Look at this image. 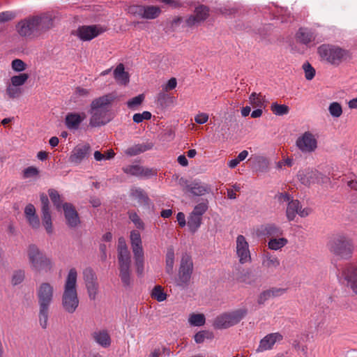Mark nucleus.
Returning a JSON list of instances; mask_svg holds the SVG:
<instances>
[{
    "instance_id": "ddd939ff",
    "label": "nucleus",
    "mask_w": 357,
    "mask_h": 357,
    "mask_svg": "<svg viewBox=\"0 0 357 357\" xmlns=\"http://www.w3.org/2000/svg\"><path fill=\"white\" fill-rule=\"evenodd\" d=\"M236 252L240 264H244L251 261V255L249 244L243 235H238L236 241Z\"/></svg>"
},
{
    "instance_id": "e433bc0d",
    "label": "nucleus",
    "mask_w": 357,
    "mask_h": 357,
    "mask_svg": "<svg viewBox=\"0 0 357 357\" xmlns=\"http://www.w3.org/2000/svg\"><path fill=\"white\" fill-rule=\"evenodd\" d=\"M300 205V202L297 199H291L288 203L286 213L289 220L291 221L295 218L296 215L298 213Z\"/></svg>"
},
{
    "instance_id": "5701e85b",
    "label": "nucleus",
    "mask_w": 357,
    "mask_h": 357,
    "mask_svg": "<svg viewBox=\"0 0 357 357\" xmlns=\"http://www.w3.org/2000/svg\"><path fill=\"white\" fill-rule=\"evenodd\" d=\"M86 118L84 112H69L65 118V125L70 130H78L82 122Z\"/></svg>"
},
{
    "instance_id": "9b49d317",
    "label": "nucleus",
    "mask_w": 357,
    "mask_h": 357,
    "mask_svg": "<svg viewBox=\"0 0 357 357\" xmlns=\"http://www.w3.org/2000/svg\"><path fill=\"white\" fill-rule=\"evenodd\" d=\"M107 31L101 24L83 25L77 29V36L83 41H89Z\"/></svg>"
},
{
    "instance_id": "2f4dec72",
    "label": "nucleus",
    "mask_w": 357,
    "mask_h": 357,
    "mask_svg": "<svg viewBox=\"0 0 357 357\" xmlns=\"http://www.w3.org/2000/svg\"><path fill=\"white\" fill-rule=\"evenodd\" d=\"M225 314L231 326H233L239 323L248 314V310L245 308H241Z\"/></svg>"
},
{
    "instance_id": "f257e3e1",
    "label": "nucleus",
    "mask_w": 357,
    "mask_h": 357,
    "mask_svg": "<svg viewBox=\"0 0 357 357\" xmlns=\"http://www.w3.org/2000/svg\"><path fill=\"white\" fill-rule=\"evenodd\" d=\"M116 99L113 93H107L92 100L89 113L91 115L89 126L97 128L106 125L111 121L109 111Z\"/></svg>"
},
{
    "instance_id": "7ed1b4c3",
    "label": "nucleus",
    "mask_w": 357,
    "mask_h": 357,
    "mask_svg": "<svg viewBox=\"0 0 357 357\" xmlns=\"http://www.w3.org/2000/svg\"><path fill=\"white\" fill-rule=\"evenodd\" d=\"M77 272L75 268L68 271L62 296V306L68 313L75 312L79 305V298L77 291Z\"/></svg>"
},
{
    "instance_id": "a878e982",
    "label": "nucleus",
    "mask_w": 357,
    "mask_h": 357,
    "mask_svg": "<svg viewBox=\"0 0 357 357\" xmlns=\"http://www.w3.org/2000/svg\"><path fill=\"white\" fill-rule=\"evenodd\" d=\"M259 231L261 235L273 238L283 234L282 229L274 223H268L261 226Z\"/></svg>"
},
{
    "instance_id": "052dcab7",
    "label": "nucleus",
    "mask_w": 357,
    "mask_h": 357,
    "mask_svg": "<svg viewBox=\"0 0 357 357\" xmlns=\"http://www.w3.org/2000/svg\"><path fill=\"white\" fill-rule=\"evenodd\" d=\"M257 162L259 167L258 169L260 172H264L268 171L269 162L266 158L260 157L257 159Z\"/></svg>"
},
{
    "instance_id": "6ab92c4d",
    "label": "nucleus",
    "mask_w": 357,
    "mask_h": 357,
    "mask_svg": "<svg viewBox=\"0 0 357 357\" xmlns=\"http://www.w3.org/2000/svg\"><path fill=\"white\" fill-rule=\"evenodd\" d=\"M91 146L89 144H79L74 148L70 157L69 162L74 165L80 164L90 154Z\"/></svg>"
},
{
    "instance_id": "5fc2aeb1",
    "label": "nucleus",
    "mask_w": 357,
    "mask_h": 357,
    "mask_svg": "<svg viewBox=\"0 0 357 357\" xmlns=\"http://www.w3.org/2000/svg\"><path fill=\"white\" fill-rule=\"evenodd\" d=\"M211 337L212 333L208 331H201L195 335L194 340L197 344H201L204 342L206 338H211Z\"/></svg>"
},
{
    "instance_id": "423d86ee",
    "label": "nucleus",
    "mask_w": 357,
    "mask_h": 357,
    "mask_svg": "<svg viewBox=\"0 0 357 357\" xmlns=\"http://www.w3.org/2000/svg\"><path fill=\"white\" fill-rule=\"evenodd\" d=\"M28 257L31 268L38 273L49 272L52 268L51 259L46 257L38 248L33 244L29 246Z\"/></svg>"
},
{
    "instance_id": "338daca9",
    "label": "nucleus",
    "mask_w": 357,
    "mask_h": 357,
    "mask_svg": "<svg viewBox=\"0 0 357 357\" xmlns=\"http://www.w3.org/2000/svg\"><path fill=\"white\" fill-rule=\"evenodd\" d=\"M14 17V15L9 11L0 13V22H5L11 20Z\"/></svg>"
},
{
    "instance_id": "bb28decb",
    "label": "nucleus",
    "mask_w": 357,
    "mask_h": 357,
    "mask_svg": "<svg viewBox=\"0 0 357 357\" xmlns=\"http://www.w3.org/2000/svg\"><path fill=\"white\" fill-rule=\"evenodd\" d=\"M261 264L268 272H273L280 266V260L270 252H265L262 257Z\"/></svg>"
},
{
    "instance_id": "393cba45",
    "label": "nucleus",
    "mask_w": 357,
    "mask_h": 357,
    "mask_svg": "<svg viewBox=\"0 0 357 357\" xmlns=\"http://www.w3.org/2000/svg\"><path fill=\"white\" fill-rule=\"evenodd\" d=\"M93 340L102 348H108L112 344L111 336L106 329L98 330L91 334Z\"/></svg>"
},
{
    "instance_id": "cd10ccee",
    "label": "nucleus",
    "mask_w": 357,
    "mask_h": 357,
    "mask_svg": "<svg viewBox=\"0 0 357 357\" xmlns=\"http://www.w3.org/2000/svg\"><path fill=\"white\" fill-rule=\"evenodd\" d=\"M296 37L298 41L304 45H308L315 40L314 33L307 28H300Z\"/></svg>"
},
{
    "instance_id": "3c124183",
    "label": "nucleus",
    "mask_w": 357,
    "mask_h": 357,
    "mask_svg": "<svg viewBox=\"0 0 357 357\" xmlns=\"http://www.w3.org/2000/svg\"><path fill=\"white\" fill-rule=\"evenodd\" d=\"M129 219L133 222L135 226L139 229H144V223L141 220L139 216L136 212L130 211L128 212Z\"/></svg>"
},
{
    "instance_id": "58836bf2",
    "label": "nucleus",
    "mask_w": 357,
    "mask_h": 357,
    "mask_svg": "<svg viewBox=\"0 0 357 357\" xmlns=\"http://www.w3.org/2000/svg\"><path fill=\"white\" fill-rule=\"evenodd\" d=\"M288 243V240L286 238L275 237L271 238L268 243V248L273 250H278L285 246Z\"/></svg>"
},
{
    "instance_id": "69168bd1",
    "label": "nucleus",
    "mask_w": 357,
    "mask_h": 357,
    "mask_svg": "<svg viewBox=\"0 0 357 357\" xmlns=\"http://www.w3.org/2000/svg\"><path fill=\"white\" fill-rule=\"evenodd\" d=\"M36 208L35 206L32 204H29L26 206L24 208V215L26 218L36 215Z\"/></svg>"
},
{
    "instance_id": "680f3d73",
    "label": "nucleus",
    "mask_w": 357,
    "mask_h": 357,
    "mask_svg": "<svg viewBox=\"0 0 357 357\" xmlns=\"http://www.w3.org/2000/svg\"><path fill=\"white\" fill-rule=\"evenodd\" d=\"M199 21L195 16V15H191L184 20V24L188 27H192L197 26L199 24Z\"/></svg>"
},
{
    "instance_id": "dca6fc26",
    "label": "nucleus",
    "mask_w": 357,
    "mask_h": 357,
    "mask_svg": "<svg viewBox=\"0 0 357 357\" xmlns=\"http://www.w3.org/2000/svg\"><path fill=\"white\" fill-rule=\"evenodd\" d=\"M321 176L322 174L319 171L310 167L301 169L297 173L298 180L305 186L319 183Z\"/></svg>"
},
{
    "instance_id": "473e14b6",
    "label": "nucleus",
    "mask_w": 357,
    "mask_h": 357,
    "mask_svg": "<svg viewBox=\"0 0 357 357\" xmlns=\"http://www.w3.org/2000/svg\"><path fill=\"white\" fill-rule=\"evenodd\" d=\"M130 197L137 200L140 204H148L149 198L144 190L141 188L132 187L130 189Z\"/></svg>"
},
{
    "instance_id": "a19ab883",
    "label": "nucleus",
    "mask_w": 357,
    "mask_h": 357,
    "mask_svg": "<svg viewBox=\"0 0 357 357\" xmlns=\"http://www.w3.org/2000/svg\"><path fill=\"white\" fill-rule=\"evenodd\" d=\"M249 100L253 107L260 108L265 107V97L261 93H252L249 97Z\"/></svg>"
},
{
    "instance_id": "c9c22d12",
    "label": "nucleus",
    "mask_w": 357,
    "mask_h": 357,
    "mask_svg": "<svg viewBox=\"0 0 357 357\" xmlns=\"http://www.w3.org/2000/svg\"><path fill=\"white\" fill-rule=\"evenodd\" d=\"M174 250L172 247L168 248L165 256V271L167 273L172 275L174 271Z\"/></svg>"
},
{
    "instance_id": "6e6552de",
    "label": "nucleus",
    "mask_w": 357,
    "mask_h": 357,
    "mask_svg": "<svg viewBox=\"0 0 357 357\" xmlns=\"http://www.w3.org/2000/svg\"><path fill=\"white\" fill-rule=\"evenodd\" d=\"M117 259L119 269V278L125 287L131 284L130 276V253L128 249L117 251Z\"/></svg>"
},
{
    "instance_id": "4468645a",
    "label": "nucleus",
    "mask_w": 357,
    "mask_h": 357,
    "mask_svg": "<svg viewBox=\"0 0 357 357\" xmlns=\"http://www.w3.org/2000/svg\"><path fill=\"white\" fill-rule=\"evenodd\" d=\"M38 305L50 306L53 301L54 288L48 282H43L36 291Z\"/></svg>"
},
{
    "instance_id": "49530a36",
    "label": "nucleus",
    "mask_w": 357,
    "mask_h": 357,
    "mask_svg": "<svg viewBox=\"0 0 357 357\" xmlns=\"http://www.w3.org/2000/svg\"><path fill=\"white\" fill-rule=\"evenodd\" d=\"M151 296L158 302L164 301L167 298V294L164 292L162 287L160 285H157L153 289Z\"/></svg>"
},
{
    "instance_id": "6e6d98bb",
    "label": "nucleus",
    "mask_w": 357,
    "mask_h": 357,
    "mask_svg": "<svg viewBox=\"0 0 357 357\" xmlns=\"http://www.w3.org/2000/svg\"><path fill=\"white\" fill-rule=\"evenodd\" d=\"M208 209V203L202 202L198 204L194 207L193 211L191 212L192 213H195L196 215L202 218V215L206 213Z\"/></svg>"
},
{
    "instance_id": "a211bd4d",
    "label": "nucleus",
    "mask_w": 357,
    "mask_h": 357,
    "mask_svg": "<svg viewBox=\"0 0 357 357\" xmlns=\"http://www.w3.org/2000/svg\"><path fill=\"white\" fill-rule=\"evenodd\" d=\"M40 199L41 202L43 224L46 229V231L50 234L52 233L53 229L49 199L45 193L40 194Z\"/></svg>"
},
{
    "instance_id": "de8ad7c7",
    "label": "nucleus",
    "mask_w": 357,
    "mask_h": 357,
    "mask_svg": "<svg viewBox=\"0 0 357 357\" xmlns=\"http://www.w3.org/2000/svg\"><path fill=\"white\" fill-rule=\"evenodd\" d=\"M25 278V272L22 269L16 270L13 272L11 279L13 285L16 286L21 284Z\"/></svg>"
},
{
    "instance_id": "aec40b11",
    "label": "nucleus",
    "mask_w": 357,
    "mask_h": 357,
    "mask_svg": "<svg viewBox=\"0 0 357 357\" xmlns=\"http://www.w3.org/2000/svg\"><path fill=\"white\" fill-rule=\"evenodd\" d=\"M63 210L67 225L71 228L77 227L80 223V220L74 206L70 203H63Z\"/></svg>"
},
{
    "instance_id": "8fccbe9b",
    "label": "nucleus",
    "mask_w": 357,
    "mask_h": 357,
    "mask_svg": "<svg viewBox=\"0 0 357 357\" xmlns=\"http://www.w3.org/2000/svg\"><path fill=\"white\" fill-rule=\"evenodd\" d=\"M328 111L331 115L333 117H340L342 114V108L340 103L333 102L330 104Z\"/></svg>"
},
{
    "instance_id": "412c9836",
    "label": "nucleus",
    "mask_w": 357,
    "mask_h": 357,
    "mask_svg": "<svg viewBox=\"0 0 357 357\" xmlns=\"http://www.w3.org/2000/svg\"><path fill=\"white\" fill-rule=\"evenodd\" d=\"M342 273L347 281V286L357 295V268L348 265L344 268Z\"/></svg>"
},
{
    "instance_id": "0eeeda50",
    "label": "nucleus",
    "mask_w": 357,
    "mask_h": 357,
    "mask_svg": "<svg viewBox=\"0 0 357 357\" xmlns=\"http://www.w3.org/2000/svg\"><path fill=\"white\" fill-rule=\"evenodd\" d=\"M130 239L136 272L139 276H141L143 275L144 268V252L140 233L137 230L131 231Z\"/></svg>"
},
{
    "instance_id": "79ce46f5",
    "label": "nucleus",
    "mask_w": 357,
    "mask_h": 357,
    "mask_svg": "<svg viewBox=\"0 0 357 357\" xmlns=\"http://www.w3.org/2000/svg\"><path fill=\"white\" fill-rule=\"evenodd\" d=\"M188 322L193 326H202L205 324L206 318L203 314L192 313L189 316Z\"/></svg>"
},
{
    "instance_id": "c03bdc74",
    "label": "nucleus",
    "mask_w": 357,
    "mask_h": 357,
    "mask_svg": "<svg viewBox=\"0 0 357 357\" xmlns=\"http://www.w3.org/2000/svg\"><path fill=\"white\" fill-rule=\"evenodd\" d=\"M273 113L277 116L287 114L289 112V107L286 105H279L277 102H273L271 106Z\"/></svg>"
},
{
    "instance_id": "7c9ffc66",
    "label": "nucleus",
    "mask_w": 357,
    "mask_h": 357,
    "mask_svg": "<svg viewBox=\"0 0 357 357\" xmlns=\"http://www.w3.org/2000/svg\"><path fill=\"white\" fill-rule=\"evenodd\" d=\"M188 190L195 196H202L208 193L209 188L207 185L202 184L201 182L195 181L186 186Z\"/></svg>"
},
{
    "instance_id": "e2e57ef3",
    "label": "nucleus",
    "mask_w": 357,
    "mask_h": 357,
    "mask_svg": "<svg viewBox=\"0 0 357 357\" xmlns=\"http://www.w3.org/2000/svg\"><path fill=\"white\" fill-rule=\"evenodd\" d=\"M29 225L33 229H38L40 227V220L38 216L36 214L26 218Z\"/></svg>"
},
{
    "instance_id": "f3484780",
    "label": "nucleus",
    "mask_w": 357,
    "mask_h": 357,
    "mask_svg": "<svg viewBox=\"0 0 357 357\" xmlns=\"http://www.w3.org/2000/svg\"><path fill=\"white\" fill-rule=\"evenodd\" d=\"M130 11L142 18L148 20L157 18L161 13L160 8L155 6H134L130 8Z\"/></svg>"
},
{
    "instance_id": "72a5a7b5",
    "label": "nucleus",
    "mask_w": 357,
    "mask_h": 357,
    "mask_svg": "<svg viewBox=\"0 0 357 357\" xmlns=\"http://www.w3.org/2000/svg\"><path fill=\"white\" fill-rule=\"evenodd\" d=\"M50 307V306L39 305L38 321L40 326L43 329H46L48 325Z\"/></svg>"
},
{
    "instance_id": "4be33fe9",
    "label": "nucleus",
    "mask_w": 357,
    "mask_h": 357,
    "mask_svg": "<svg viewBox=\"0 0 357 357\" xmlns=\"http://www.w3.org/2000/svg\"><path fill=\"white\" fill-rule=\"evenodd\" d=\"M282 340V335L279 333H270L261 340L257 352H262L273 348L276 342Z\"/></svg>"
},
{
    "instance_id": "bf43d9fd",
    "label": "nucleus",
    "mask_w": 357,
    "mask_h": 357,
    "mask_svg": "<svg viewBox=\"0 0 357 357\" xmlns=\"http://www.w3.org/2000/svg\"><path fill=\"white\" fill-rule=\"evenodd\" d=\"M12 69L15 72H22L26 69V63L21 59H15L11 63Z\"/></svg>"
},
{
    "instance_id": "864d4df0",
    "label": "nucleus",
    "mask_w": 357,
    "mask_h": 357,
    "mask_svg": "<svg viewBox=\"0 0 357 357\" xmlns=\"http://www.w3.org/2000/svg\"><path fill=\"white\" fill-rule=\"evenodd\" d=\"M303 69L305 72V77L307 80H311L315 76V70L309 62L303 64Z\"/></svg>"
},
{
    "instance_id": "603ef678",
    "label": "nucleus",
    "mask_w": 357,
    "mask_h": 357,
    "mask_svg": "<svg viewBox=\"0 0 357 357\" xmlns=\"http://www.w3.org/2000/svg\"><path fill=\"white\" fill-rule=\"evenodd\" d=\"M144 100V94H139L131 99H130L127 102V106L128 108L131 109H134L138 106H139L142 102Z\"/></svg>"
},
{
    "instance_id": "2eb2a0df",
    "label": "nucleus",
    "mask_w": 357,
    "mask_h": 357,
    "mask_svg": "<svg viewBox=\"0 0 357 357\" xmlns=\"http://www.w3.org/2000/svg\"><path fill=\"white\" fill-rule=\"evenodd\" d=\"M297 147L303 153H311L317 147V141L313 134L304 132L296 142Z\"/></svg>"
},
{
    "instance_id": "37998d69",
    "label": "nucleus",
    "mask_w": 357,
    "mask_h": 357,
    "mask_svg": "<svg viewBox=\"0 0 357 357\" xmlns=\"http://www.w3.org/2000/svg\"><path fill=\"white\" fill-rule=\"evenodd\" d=\"M195 15L201 23L207 19L209 15V8L204 6L200 5L195 8Z\"/></svg>"
},
{
    "instance_id": "9d476101",
    "label": "nucleus",
    "mask_w": 357,
    "mask_h": 357,
    "mask_svg": "<svg viewBox=\"0 0 357 357\" xmlns=\"http://www.w3.org/2000/svg\"><path fill=\"white\" fill-rule=\"evenodd\" d=\"M83 279L90 300H96L99 290V284L96 273L91 268H86L83 271Z\"/></svg>"
},
{
    "instance_id": "f704fd0d",
    "label": "nucleus",
    "mask_w": 357,
    "mask_h": 357,
    "mask_svg": "<svg viewBox=\"0 0 357 357\" xmlns=\"http://www.w3.org/2000/svg\"><path fill=\"white\" fill-rule=\"evenodd\" d=\"M48 195L55 208L58 211H61V208H63V204L61 195L54 188H50L48 190Z\"/></svg>"
},
{
    "instance_id": "1a4fd4ad",
    "label": "nucleus",
    "mask_w": 357,
    "mask_h": 357,
    "mask_svg": "<svg viewBox=\"0 0 357 357\" xmlns=\"http://www.w3.org/2000/svg\"><path fill=\"white\" fill-rule=\"evenodd\" d=\"M318 53L321 58L333 65H338L346 52L338 47L322 45L318 48Z\"/></svg>"
},
{
    "instance_id": "09e8293b",
    "label": "nucleus",
    "mask_w": 357,
    "mask_h": 357,
    "mask_svg": "<svg viewBox=\"0 0 357 357\" xmlns=\"http://www.w3.org/2000/svg\"><path fill=\"white\" fill-rule=\"evenodd\" d=\"M22 93V90L17 86H14L10 83L6 88V93L10 98H18Z\"/></svg>"
},
{
    "instance_id": "0e129e2a",
    "label": "nucleus",
    "mask_w": 357,
    "mask_h": 357,
    "mask_svg": "<svg viewBox=\"0 0 357 357\" xmlns=\"http://www.w3.org/2000/svg\"><path fill=\"white\" fill-rule=\"evenodd\" d=\"M208 115L206 113H199L195 117V121L198 124H204L207 122Z\"/></svg>"
},
{
    "instance_id": "c756f323",
    "label": "nucleus",
    "mask_w": 357,
    "mask_h": 357,
    "mask_svg": "<svg viewBox=\"0 0 357 357\" xmlns=\"http://www.w3.org/2000/svg\"><path fill=\"white\" fill-rule=\"evenodd\" d=\"M114 77L116 82L121 85H126L128 84L129 75L128 73L125 71L123 64H119L114 70Z\"/></svg>"
},
{
    "instance_id": "774afa93",
    "label": "nucleus",
    "mask_w": 357,
    "mask_h": 357,
    "mask_svg": "<svg viewBox=\"0 0 357 357\" xmlns=\"http://www.w3.org/2000/svg\"><path fill=\"white\" fill-rule=\"evenodd\" d=\"M220 11L223 15H232L237 12V10L234 7L225 6L224 7L220 8Z\"/></svg>"
},
{
    "instance_id": "c85d7f7f",
    "label": "nucleus",
    "mask_w": 357,
    "mask_h": 357,
    "mask_svg": "<svg viewBox=\"0 0 357 357\" xmlns=\"http://www.w3.org/2000/svg\"><path fill=\"white\" fill-rule=\"evenodd\" d=\"M153 144L152 142H146L145 144H135L132 146L128 148L125 153L129 156H135L144 153L146 151L152 149Z\"/></svg>"
},
{
    "instance_id": "20e7f679",
    "label": "nucleus",
    "mask_w": 357,
    "mask_h": 357,
    "mask_svg": "<svg viewBox=\"0 0 357 357\" xmlns=\"http://www.w3.org/2000/svg\"><path fill=\"white\" fill-rule=\"evenodd\" d=\"M194 265L190 255L183 253L179 264L178 274L175 278L176 286L181 289H187L191 282Z\"/></svg>"
},
{
    "instance_id": "13d9d810",
    "label": "nucleus",
    "mask_w": 357,
    "mask_h": 357,
    "mask_svg": "<svg viewBox=\"0 0 357 357\" xmlns=\"http://www.w3.org/2000/svg\"><path fill=\"white\" fill-rule=\"evenodd\" d=\"M39 174V170L38 168L31 166L27 168H25L22 172V176L24 178H29L31 177L37 176Z\"/></svg>"
},
{
    "instance_id": "4d7b16f0",
    "label": "nucleus",
    "mask_w": 357,
    "mask_h": 357,
    "mask_svg": "<svg viewBox=\"0 0 357 357\" xmlns=\"http://www.w3.org/2000/svg\"><path fill=\"white\" fill-rule=\"evenodd\" d=\"M151 118V112L144 111L142 113H136L132 116V120L136 123H142L144 120H149Z\"/></svg>"
},
{
    "instance_id": "f8f14e48",
    "label": "nucleus",
    "mask_w": 357,
    "mask_h": 357,
    "mask_svg": "<svg viewBox=\"0 0 357 357\" xmlns=\"http://www.w3.org/2000/svg\"><path fill=\"white\" fill-rule=\"evenodd\" d=\"M125 174L139 177L142 178H150L157 176V169L143 167L139 165H131L123 167Z\"/></svg>"
},
{
    "instance_id": "4c0bfd02",
    "label": "nucleus",
    "mask_w": 357,
    "mask_h": 357,
    "mask_svg": "<svg viewBox=\"0 0 357 357\" xmlns=\"http://www.w3.org/2000/svg\"><path fill=\"white\" fill-rule=\"evenodd\" d=\"M202 222V218L196 215L195 213H190L188 218V226L192 233L197 231Z\"/></svg>"
},
{
    "instance_id": "a18cd8bd",
    "label": "nucleus",
    "mask_w": 357,
    "mask_h": 357,
    "mask_svg": "<svg viewBox=\"0 0 357 357\" xmlns=\"http://www.w3.org/2000/svg\"><path fill=\"white\" fill-rule=\"evenodd\" d=\"M29 75L27 73H20L18 75H14L10 78V83L14 86H21L29 79Z\"/></svg>"
},
{
    "instance_id": "ea45409f",
    "label": "nucleus",
    "mask_w": 357,
    "mask_h": 357,
    "mask_svg": "<svg viewBox=\"0 0 357 357\" xmlns=\"http://www.w3.org/2000/svg\"><path fill=\"white\" fill-rule=\"evenodd\" d=\"M225 313L218 316L213 322V327L215 329H225L231 327Z\"/></svg>"
},
{
    "instance_id": "f03ea898",
    "label": "nucleus",
    "mask_w": 357,
    "mask_h": 357,
    "mask_svg": "<svg viewBox=\"0 0 357 357\" xmlns=\"http://www.w3.org/2000/svg\"><path fill=\"white\" fill-rule=\"evenodd\" d=\"M53 26V18L48 14L29 17L21 20L16 26L22 37L38 36Z\"/></svg>"
},
{
    "instance_id": "39448f33",
    "label": "nucleus",
    "mask_w": 357,
    "mask_h": 357,
    "mask_svg": "<svg viewBox=\"0 0 357 357\" xmlns=\"http://www.w3.org/2000/svg\"><path fill=\"white\" fill-rule=\"evenodd\" d=\"M328 247L331 252L344 259H350L354 249L351 240L343 235H337L332 238Z\"/></svg>"
},
{
    "instance_id": "b1692460",
    "label": "nucleus",
    "mask_w": 357,
    "mask_h": 357,
    "mask_svg": "<svg viewBox=\"0 0 357 357\" xmlns=\"http://www.w3.org/2000/svg\"><path fill=\"white\" fill-rule=\"evenodd\" d=\"M286 291L287 289L278 287H272L263 291L258 296L257 303L259 305H263L272 298L281 296Z\"/></svg>"
}]
</instances>
